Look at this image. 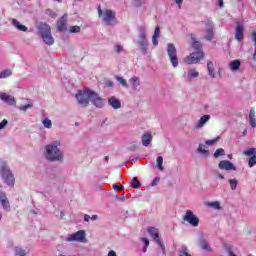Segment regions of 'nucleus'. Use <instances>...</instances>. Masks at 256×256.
<instances>
[{
	"instance_id": "f257e3e1",
	"label": "nucleus",
	"mask_w": 256,
	"mask_h": 256,
	"mask_svg": "<svg viewBox=\"0 0 256 256\" xmlns=\"http://www.w3.org/2000/svg\"><path fill=\"white\" fill-rule=\"evenodd\" d=\"M61 141L55 140L45 146V158L47 161H61L63 159V153L61 149Z\"/></svg>"
},
{
	"instance_id": "f03ea898",
	"label": "nucleus",
	"mask_w": 256,
	"mask_h": 256,
	"mask_svg": "<svg viewBox=\"0 0 256 256\" xmlns=\"http://www.w3.org/2000/svg\"><path fill=\"white\" fill-rule=\"evenodd\" d=\"M0 175L5 185L15 187V175L9 165H7V162L0 163Z\"/></svg>"
},
{
	"instance_id": "7ed1b4c3",
	"label": "nucleus",
	"mask_w": 256,
	"mask_h": 256,
	"mask_svg": "<svg viewBox=\"0 0 256 256\" xmlns=\"http://www.w3.org/2000/svg\"><path fill=\"white\" fill-rule=\"evenodd\" d=\"M98 17L103 21L104 25L113 26L117 23L116 14L113 10H102L101 6L98 7Z\"/></svg>"
},
{
	"instance_id": "20e7f679",
	"label": "nucleus",
	"mask_w": 256,
	"mask_h": 256,
	"mask_svg": "<svg viewBox=\"0 0 256 256\" xmlns=\"http://www.w3.org/2000/svg\"><path fill=\"white\" fill-rule=\"evenodd\" d=\"M92 94L93 90L89 88L79 90L76 94V100L78 105H80L81 107H89V101H91Z\"/></svg>"
},
{
	"instance_id": "39448f33",
	"label": "nucleus",
	"mask_w": 256,
	"mask_h": 256,
	"mask_svg": "<svg viewBox=\"0 0 256 256\" xmlns=\"http://www.w3.org/2000/svg\"><path fill=\"white\" fill-rule=\"evenodd\" d=\"M38 33L41 35L46 45H53L55 43V39L53 35H51V26H49V24H40L38 26Z\"/></svg>"
},
{
	"instance_id": "423d86ee",
	"label": "nucleus",
	"mask_w": 256,
	"mask_h": 256,
	"mask_svg": "<svg viewBox=\"0 0 256 256\" xmlns=\"http://www.w3.org/2000/svg\"><path fill=\"white\" fill-rule=\"evenodd\" d=\"M134 43L140 47L142 55H147V28L145 26L139 27L138 39Z\"/></svg>"
},
{
	"instance_id": "0eeeda50",
	"label": "nucleus",
	"mask_w": 256,
	"mask_h": 256,
	"mask_svg": "<svg viewBox=\"0 0 256 256\" xmlns=\"http://www.w3.org/2000/svg\"><path fill=\"white\" fill-rule=\"evenodd\" d=\"M147 232L154 239L155 243L160 247L163 255H167V251L165 250V244L161 241V238H159V229L149 226L147 228Z\"/></svg>"
},
{
	"instance_id": "6e6552de",
	"label": "nucleus",
	"mask_w": 256,
	"mask_h": 256,
	"mask_svg": "<svg viewBox=\"0 0 256 256\" xmlns=\"http://www.w3.org/2000/svg\"><path fill=\"white\" fill-rule=\"evenodd\" d=\"M167 53L172 67H179V58L177 57V48L175 47V44L168 43Z\"/></svg>"
},
{
	"instance_id": "1a4fd4ad",
	"label": "nucleus",
	"mask_w": 256,
	"mask_h": 256,
	"mask_svg": "<svg viewBox=\"0 0 256 256\" xmlns=\"http://www.w3.org/2000/svg\"><path fill=\"white\" fill-rule=\"evenodd\" d=\"M235 39L238 43H241L245 39V24L243 21L235 22Z\"/></svg>"
},
{
	"instance_id": "9d476101",
	"label": "nucleus",
	"mask_w": 256,
	"mask_h": 256,
	"mask_svg": "<svg viewBox=\"0 0 256 256\" xmlns=\"http://www.w3.org/2000/svg\"><path fill=\"white\" fill-rule=\"evenodd\" d=\"M183 221L191 225V227H199V217H197L191 210H186V213L183 216Z\"/></svg>"
},
{
	"instance_id": "9b49d317",
	"label": "nucleus",
	"mask_w": 256,
	"mask_h": 256,
	"mask_svg": "<svg viewBox=\"0 0 256 256\" xmlns=\"http://www.w3.org/2000/svg\"><path fill=\"white\" fill-rule=\"evenodd\" d=\"M204 56L205 54L203 53V51H196L191 53L188 57H186L184 61L188 65H195V63L201 61V59H203Z\"/></svg>"
},
{
	"instance_id": "f8f14e48",
	"label": "nucleus",
	"mask_w": 256,
	"mask_h": 256,
	"mask_svg": "<svg viewBox=\"0 0 256 256\" xmlns=\"http://www.w3.org/2000/svg\"><path fill=\"white\" fill-rule=\"evenodd\" d=\"M66 241L69 243L78 241L79 243H85V230H79L76 233L68 235Z\"/></svg>"
},
{
	"instance_id": "ddd939ff",
	"label": "nucleus",
	"mask_w": 256,
	"mask_h": 256,
	"mask_svg": "<svg viewBox=\"0 0 256 256\" xmlns=\"http://www.w3.org/2000/svg\"><path fill=\"white\" fill-rule=\"evenodd\" d=\"M90 102L97 109H103V107H105V99L101 98V96H99L95 91H92Z\"/></svg>"
},
{
	"instance_id": "4468645a",
	"label": "nucleus",
	"mask_w": 256,
	"mask_h": 256,
	"mask_svg": "<svg viewBox=\"0 0 256 256\" xmlns=\"http://www.w3.org/2000/svg\"><path fill=\"white\" fill-rule=\"evenodd\" d=\"M219 169L222 171H236L237 167L231 161L228 160H222L218 164Z\"/></svg>"
},
{
	"instance_id": "2eb2a0df",
	"label": "nucleus",
	"mask_w": 256,
	"mask_h": 256,
	"mask_svg": "<svg viewBox=\"0 0 256 256\" xmlns=\"http://www.w3.org/2000/svg\"><path fill=\"white\" fill-rule=\"evenodd\" d=\"M214 35L215 32H213V22L208 20L206 22V35L204 36V39H206V41H213Z\"/></svg>"
},
{
	"instance_id": "dca6fc26",
	"label": "nucleus",
	"mask_w": 256,
	"mask_h": 256,
	"mask_svg": "<svg viewBox=\"0 0 256 256\" xmlns=\"http://www.w3.org/2000/svg\"><path fill=\"white\" fill-rule=\"evenodd\" d=\"M57 30L60 32L67 31V14H64L56 23Z\"/></svg>"
},
{
	"instance_id": "f3484780",
	"label": "nucleus",
	"mask_w": 256,
	"mask_h": 256,
	"mask_svg": "<svg viewBox=\"0 0 256 256\" xmlns=\"http://www.w3.org/2000/svg\"><path fill=\"white\" fill-rule=\"evenodd\" d=\"M108 105L112 107V109H121V100H119L115 96H111L108 98Z\"/></svg>"
},
{
	"instance_id": "a211bd4d",
	"label": "nucleus",
	"mask_w": 256,
	"mask_h": 256,
	"mask_svg": "<svg viewBox=\"0 0 256 256\" xmlns=\"http://www.w3.org/2000/svg\"><path fill=\"white\" fill-rule=\"evenodd\" d=\"M0 204L5 211H10L11 204H9V199H7V195L3 192L0 193Z\"/></svg>"
},
{
	"instance_id": "6ab92c4d",
	"label": "nucleus",
	"mask_w": 256,
	"mask_h": 256,
	"mask_svg": "<svg viewBox=\"0 0 256 256\" xmlns=\"http://www.w3.org/2000/svg\"><path fill=\"white\" fill-rule=\"evenodd\" d=\"M186 81H193V79H197L199 77V73L195 69H190L188 72H185L183 75Z\"/></svg>"
},
{
	"instance_id": "aec40b11",
	"label": "nucleus",
	"mask_w": 256,
	"mask_h": 256,
	"mask_svg": "<svg viewBox=\"0 0 256 256\" xmlns=\"http://www.w3.org/2000/svg\"><path fill=\"white\" fill-rule=\"evenodd\" d=\"M0 99L1 101H4V103H7L8 105H15V97L8 95L7 93H0Z\"/></svg>"
},
{
	"instance_id": "412c9836",
	"label": "nucleus",
	"mask_w": 256,
	"mask_h": 256,
	"mask_svg": "<svg viewBox=\"0 0 256 256\" xmlns=\"http://www.w3.org/2000/svg\"><path fill=\"white\" fill-rule=\"evenodd\" d=\"M141 141L143 147H149V145H151V141H153V136L150 133L143 134Z\"/></svg>"
},
{
	"instance_id": "4be33fe9",
	"label": "nucleus",
	"mask_w": 256,
	"mask_h": 256,
	"mask_svg": "<svg viewBox=\"0 0 256 256\" xmlns=\"http://www.w3.org/2000/svg\"><path fill=\"white\" fill-rule=\"evenodd\" d=\"M29 250L23 246L14 247V255L16 256H26Z\"/></svg>"
},
{
	"instance_id": "5701e85b",
	"label": "nucleus",
	"mask_w": 256,
	"mask_h": 256,
	"mask_svg": "<svg viewBox=\"0 0 256 256\" xmlns=\"http://www.w3.org/2000/svg\"><path fill=\"white\" fill-rule=\"evenodd\" d=\"M130 84L132 85L133 91H139V86L141 85V80L137 76L130 78Z\"/></svg>"
},
{
	"instance_id": "b1692460",
	"label": "nucleus",
	"mask_w": 256,
	"mask_h": 256,
	"mask_svg": "<svg viewBox=\"0 0 256 256\" xmlns=\"http://www.w3.org/2000/svg\"><path fill=\"white\" fill-rule=\"evenodd\" d=\"M191 47L193 49H195L196 51H203L201 50L202 49V45H201V42L197 41V38L195 37V35L191 34Z\"/></svg>"
},
{
	"instance_id": "393cba45",
	"label": "nucleus",
	"mask_w": 256,
	"mask_h": 256,
	"mask_svg": "<svg viewBox=\"0 0 256 256\" xmlns=\"http://www.w3.org/2000/svg\"><path fill=\"white\" fill-rule=\"evenodd\" d=\"M211 119L210 115H203L200 120L196 124V129H201L202 127H205V123Z\"/></svg>"
},
{
	"instance_id": "a878e982",
	"label": "nucleus",
	"mask_w": 256,
	"mask_h": 256,
	"mask_svg": "<svg viewBox=\"0 0 256 256\" xmlns=\"http://www.w3.org/2000/svg\"><path fill=\"white\" fill-rule=\"evenodd\" d=\"M249 123L253 129L256 128L255 108H251L249 112Z\"/></svg>"
},
{
	"instance_id": "bb28decb",
	"label": "nucleus",
	"mask_w": 256,
	"mask_h": 256,
	"mask_svg": "<svg viewBox=\"0 0 256 256\" xmlns=\"http://www.w3.org/2000/svg\"><path fill=\"white\" fill-rule=\"evenodd\" d=\"M199 245H200L201 249H203V251L211 252V246H209V242H207V240L201 238L199 240Z\"/></svg>"
},
{
	"instance_id": "cd10ccee",
	"label": "nucleus",
	"mask_w": 256,
	"mask_h": 256,
	"mask_svg": "<svg viewBox=\"0 0 256 256\" xmlns=\"http://www.w3.org/2000/svg\"><path fill=\"white\" fill-rule=\"evenodd\" d=\"M12 25L18 29V31H27V26L21 24L17 19H12Z\"/></svg>"
},
{
	"instance_id": "c85d7f7f",
	"label": "nucleus",
	"mask_w": 256,
	"mask_h": 256,
	"mask_svg": "<svg viewBox=\"0 0 256 256\" xmlns=\"http://www.w3.org/2000/svg\"><path fill=\"white\" fill-rule=\"evenodd\" d=\"M229 67H230L231 71H239V67H241V61L233 60L230 62Z\"/></svg>"
},
{
	"instance_id": "c756f323",
	"label": "nucleus",
	"mask_w": 256,
	"mask_h": 256,
	"mask_svg": "<svg viewBox=\"0 0 256 256\" xmlns=\"http://www.w3.org/2000/svg\"><path fill=\"white\" fill-rule=\"evenodd\" d=\"M207 69H208V74L210 75V77H212V79H215V67L213 65V62L208 61Z\"/></svg>"
},
{
	"instance_id": "7c9ffc66",
	"label": "nucleus",
	"mask_w": 256,
	"mask_h": 256,
	"mask_svg": "<svg viewBox=\"0 0 256 256\" xmlns=\"http://www.w3.org/2000/svg\"><path fill=\"white\" fill-rule=\"evenodd\" d=\"M116 81L122 85L125 89H129V84L127 83V80L121 76H115Z\"/></svg>"
},
{
	"instance_id": "2f4dec72",
	"label": "nucleus",
	"mask_w": 256,
	"mask_h": 256,
	"mask_svg": "<svg viewBox=\"0 0 256 256\" xmlns=\"http://www.w3.org/2000/svg\"><path fill=\"white\" fill-rule=\"evenodd\" d=\"M204 147L205 145L199 144L198 153H200L202 157H209V151L205 150Z\"/></svg>"
},
{
	"instance_id": "473e14b6",
	"label": "nucleus",
	"mask_w": 256,
	"mask_h": 256,
	"mask_svg": "<svg viewBox=\"0 0 256 256\" xmlns=\"http://www.w3.org/2000/svg\"><path fill=\"white\" fill-rule=\"evenodd\" d=\"M13 75V71L6 69L0 72V79H7V77H11Z\"/></svg>"
},
{
	"instance_id": "72a5a7b5",
	"label": "nucleus",
	"mask_w": 256,
	"mask_h": 256,
	"mask_svg": "<svg viewBox=\"0 0 256 256\" xmlns=\"http://www.w3.org/2000/svg\"><path fill=\"white\" fill-rule=\"evenodd\" d=\"M156 166L158 167L159 171H165V168L163 167V157L162 156L157 157Z\"/></svg>"
},
{
	"instance_id": "f704fd0d",
	"label": "nucleus",
	"mask_w": 256,
	"mask_h": 256,
	"mask_svg": "<svg viewBox=\"0 0 256 256\" xmlns=\"http://www.w3.org/2000/svg\"><path fill=\"white\" fill-rule=\"evenodd\" d=\"M132 189H139L141 187V182L137 177H134L131 182Z\"/></svg>"
},
{
	"instance_id": "c9c22d12",
	"label": "nucleus",
	"mask_w": 256,
	"mask_h": 256,
	"mask_svg": "<svg viewBox=\"0 0 256 256\" xmlns=\"http://www.w3.org/2000/svg\"><path fill=\"white\" fill-rule=\"evenodd\" d=\"M42 125H43V127H45V129H51V127H53V122L51 121V119L45 118L42 121Z\"/></svg>"
},
{
	"instance_id": "e433bc0d",
	"label": "nucleus",
	"mask_w": 256,
	"mask_h": 256,
	"mask_svg": "<svg viewBox=\"0 0 256 256\" xmlns=\"http://www.w3.org/2000/svg\"><path fill=\"white\" fill-rule=\"evenodd\" d=\"M223 155H225V149H223V148H218V149L214 152V158H215V159H219V157H223Z\"/></svg>"
},
{
	"instance_id": "4c0bfd02",
	"label": "nucleus",
	"mask_w": 256,
	"mask_h": 256,
	"mask_svg": "<svg viewBox=\"0 0 256 256\" xmlns=\"http://www.w3.org/2000/svg\"><path fill=\"white\" fill-rule=\"evenodd\" d=\"M142 243L144 244L142 248V253H147V248L149 247V239L141 238Z\"/></svg>"
},
{
	"instance_id": "58836bf2",
	"label": "nucleus",
	"mask_w": 256,
	"mask_h": 256,
	"mask_svg": "<svg viewBox=\"0 0 256 256\" xmlns=\"http://www.w3.org/2000/svg\"><path fill=\"white\" fill-rule=\"evenodd\" d=\"M91 219V221H97V219H99L98 215H92V217L88 214L84 215V221H86L87 223H89V220Z\"/></svg>"
},
{
	"instance_id": "ea45409f",
	"label": "nucleus",
	"mask_w": 256,
	"mask_h": 256,
	"mask_svg": "<svg viewBox=\"0 0 256 256\" xmlns=\"http://www.w3.org/2000/svg\"><path fill=\"white\" fill-rule=\"evenodd\" d=\"M33 107V102H29L26 105L19 106L18 109L20 111H24V113L27 111V109H31Z\"/></svg>"
},
{
	"instance_id": "a19ab883",
	"label": "nucleus",
	"mask_w": 256,
	"mask_h": 256,
	"mask_svg": "<svg viewBox=\"0 0 256 256\" xmlns=\"http://www.w3.org/2000/svg\"><path fill=\"white\" fill-rule=\"evenodd\" d=\"M252 41H253L254 47H255L253 59H254V61H256V32H252Z\"/></svg>"
},
{
	"instance_id": "79ce46f5",
	"label": "nucleus",
	"mask_w": 256,
	"mask_h": 256,
	"mask_svg": "<svg viewBox=\"0 0 256 256\" xmlns=\"http://www.w3.org/2000/svg\"><path fill=\"white\" fill-rule=\"evenodd\" d=\"M244 155L251 157V155H256V148H250L244 151Z\"/></svg>"
},
{
	"instance_id": "37998d69",
	"label": "nucleus",
	"mask_w": 256,
	"mask_h": 256,
	"mask_svg": "<svg viewBox=\"0 0 256 256\" xmlns=\"http://www.w3.org/2000/svg\"><path fill=\"white\" fill-rule=\"evenodd\" d=\"M220 137H216L212 140H206L205 141V145L211 146V145H215V143H217V141H219Z\"/></svg>"
},
{
	"instance_id": "c03bdc74",
	"label": "nucleus",
	"mask_w": 256,
	"mask_h": 256,
	"mask_svg": "<svg viewBox=\"0 0 256 256\" xmlns=\"http://www.w3.org/2000/svg\"><path fill=\"white\" fill-rule=\"evenodd\" d=\"M248 165H249V167H255V165H256V155H253L252 157H250V159L248 161Z\"/></svg>"
},
{
	"instance_id": "a18cd8bd",
	"label": "nucleus",
	"mask_w": 256,
	"mask_h": 256,
	"mask_svg": "<svg viewBox=\"0 0 256 256\" xmlns=\"http://www.w3.org/2000/svg\"><path fill=\"white\" fill-rule=\"evenodd\" d=\"M70 33H81V27L79 26H71L69 28Z\"/></svg>"
},
{
	"instance_id": "49530a36",
	"label": "nucleus",
	"mask_w": 256,
	"mask_h": 256,
	"mask_svg": "<svg viewBox=\"0 0 256 256\" xmlns=\"http://www.w3.org/2000/svg\"><path fill=\"white\" fill-rule=\"evenodd\" d=\"M229 183L232 191H235L237 189V179H230Z\"/></svg>"
},
{
	"instance_id": "de8ad7c7",
	"label": "nucleus",
	"mask_w": 256,
	"mask_h": 256,
	"mask_svg": "<svg viewBox=\"0 0 256 256\" xmlns=\"http://www.w3.org/2000/svg\"><path fill=\"white\" fill-rule=\"evenodd\" d=\"M209 207H213V209L219 210V209H221V203H219L218 201L210 202Z\"/></svg>"
},
{
	"instance_id": "09e8293b",
	"label": "nucleus",
	"mask_w": 256,
	"mask_h": 256,
	"mask_svg": "<svg viewBox=\"0 0 256 256\" xmlns=\"http://www.w3.org/2000/svg\"><path fill=\"white\" fill-rule=\"evenodd\" d=\"M8 124H9V121H7V119H3V120L0 122V131H1V129L6 128Z\"/></svg>"
},
{
	"instance_id": "8fccbe9b",
	"label": "nucleus",
	"mask_w": 256,
	"mask_h": 256,
	"mask_svg": "<svg viewBox=\"0 0 256 256\" xmlns=\"http://www.w3.org/2000/svg\"><path fill=\"white\" fill-rule=\"evenodd\" d=\"M159 181H161V178L160 177H155L153 179V181L151 182V187H156V185L159 183Z\"/></svg>"
},
{
	"instance_id": "3c124183",
	"label": "nucleus",
	"mask_w": 256,
	"mask_h": 256,
	"mask_svg": "<svg viewBox=\"0 0 256 256\" xmlns=\"http://www.w3.org/2000/svg\"><path fill=\"white\" fill-rule=\"evenodd\" d=\"M159 35H161V28H159V26H157V27L155 28L153 37H158V38H159Z\"/></svg>"
},
{
	"instance_id": "603ef678",
	"label": "nucleus",
	"mask_w": 256,
	"mask_h": 256,
	"mask_svg": "<svg viewBox=\"0 0 256 256\" xmlns=\"http://www.w3.org/2000/svg\"><path fill=\"white\" fill-rule=\"evenodd\" d=\"M113 189H114L115 191H123L124 187H123V185L114 184V185H113Z\"/></svg>"
},
{
	"instance_id": "864d4df0",
	"label": "nucleus",
	"mask_w": 256,
	"mask_h": 256,
	"mask_svg": "<svg viewBox=\"0 0 256 256\" xmlns=\"http://www.w3.org/2000/svg\"><path fill=\"white\" fill-rule=\"evenodd\" d=\"M136 7H141L145 3V0H134Z\"/></svg>"
},
{
	"instance_id": "5fc2aeb1",
	"label": "nucleus",
	"mask_w": 256,
	"mask_h": 256,
	"mask_svg": "<svg viewBox=\"0 0 256 256\" xmlns=\"http://www.w3.org/2000/svg\"><path fill=\"white\" fill-rule=\"evenodd\" d=\"M157 39H159L157 36H152V43L155 47L159 45V41Z\"/></svg>"
},
{
	"instance_id": "6e6d98bb",
	"label": "nucleus",
	"mask_w": 256,
	"mask_h": 256,
	"mask_svg": "<svg viewBox=\"0 0 256 256\" xmlns=\"http://www.w3.org/2000/svg\"><path fill=\"white\" fill-rule=\"evenodd\" d=\"M115 199H117L118 201H125V194L122 195H116Z\"/></svg>"
},
{
	"instance_id": "4d7b16f0",
	"label": "nucleus",
	"mask_w": 256,
	"mask_h": 256,
	"mask_svg": "<svg viewBox=\"0 0 256 256\" xmlns=\"http://www.w3.org/2000/svg\"><path fill=\"white\" fill-rule=\"evenodd\" d=\"M121 51H123V46L117 45V46L115 47V52H116V53H121Z\"/></svg>"
},
{
	"instance_id": "13d9d810",
	"label": "nucleus",
	"mask_w": 256,
	"mask_h": 256,
	"mask_svg": "<svg viewBox=\"0 0 256 256\" xmlns=\"http://www.w3.org/2000/svg\"><path fill=\"white\" fill-rule=\"evenodd\" d=\"M176 5H178L179 9H181V6L183 5V0H174Z\"/></svg>"
},
{
	"instance_id": "bf43d9fd",
	"label": "nucleus",
	"mask_w": 256,
	"mask_h": 256,
	"mask_svg": "<svg viewBox=\"0 0 256 256\" xmlns=\"http://www.w3.org/2000/svg\"><path fill=\"white\" fill-rule=\"evenodd\" d=\"M108 256H117V253L113 250L108 252Z\"/></svg>"
},
{
	"instance_id": "052dcab7",
	"label": "nucleus",
	"mask_w": 256,
	"mask_h": 256,
	"mask_svg": "<svg viewBox=\"0 0 256 256\" xmlns=\"http://www.w3.org/2000/svg\"><path fill=\"white\" fill-rule=\"evenodd\" d=\"M216 177H217L218 179H225V176H223V174H221V173H217V174H216Z\"/></svg>"
},
{
	"instance_id": "680f3d73",
	"label": "nucleus",
	"mask_w": 256,
	"mask_h": 256,
	"mask_svg": "<svg viewBox=\"0 0 256 256\" xmlns=\"http://www.w3.org/2000/svg\"><path fill=\"white\" fill-rule=\"evenodd\" d=\"M218 1V6L220 8H223V0H217Z\"/></svg>"
},
{
	"instance_id": "e2e57ef3",
	"label": "nucleus",
	"mask_w": 256,
	"mask_h": 256,
	"mask_svg": "<svg viewBox=\"0 0 256 256\" xmlns=\"http://www.w3.org/2000/svg\"><path fill=\"white\" fill-rule=\"evenodd\" d=\"M105 161H106V163H107V161H109V156L105 157Z\"/></svg>"
},
{
	"instance_id": "0e129e2a",
	"label": "nucleus",
	"mask_w": 256,
	"mask_h": 256,
	"mask_svg": "<svg viewBox=\"0 0 256 256\" xmlns=\"http://www.w3.org/2000/svg\"><path fill=\"white\" fill-rule=\"evenodd\" d=\"M3 219V214L0 212V221Z\"/></svg>"
},
{
	"instance_id": "69168bd1",
	"label": "nucleus",
	"mask_w": 256,
	"mask_h": 256,
	"mask_svg": "<svg viewBox=\"0 0 256 256\" xmlns=\"http://www.w3.org/2000/svg\"><path fill=\"white\" fill-rule=\"evenodd\" d=\"M243 135H247V130H244V131H243Z\"/></svg>"
},
{
	"instance_id": "338daca9",
	"label": "nucleus",
	"mask_w": 256,
	"mask_h": 256,
	"mask_svg": "<svg viewBox=\"0 0 256 256\" xmlns=\"http://www.w3.org/2000/svg\"><path fill=\"white\" fill-rule=\"evenodd\" d=\"M109 86H110V87H113V83H110Z\"/></svg>"
},
{
	"instance_id": "774afa93",
	"label": "nucleus",
	"mask_w": 256,
	"mask_h": 256,
	"mask_svg": "<svg viewBox=\"0 0 256 256\" xmlns=\"http://www.w3.org/2000/svg\"><path fill=\"white\" fill-rule=\"evenodd\" d=\"M57 1H58V3H61L62 0H57Z\"/></svg>"
}]
</instances>
